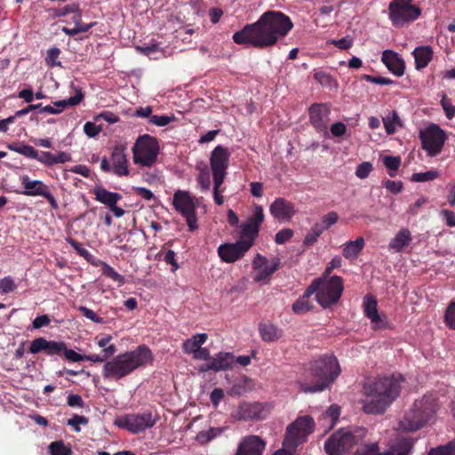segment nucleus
Listing matches in <instances>:
<instances>
[{"label":"nucleus","mask_w":455,"mask_h":455,"mask_svg":"<svg viewBox=\"0 0 455 455\" xmlns=\"http://www.w3.org/2000/svg\"><path fill=\"white\" fill-rule=\"evenodd\" d=\"M292 27L288 16L281 12L269 11L262 14L257 22L235 32L233 40L238 44L268 47L274 45L279 37L286 36Z\"/></svg>","instance_id":"nucleus-1"},{"label":"nucleus","mask_w":455,"mask_h":455,"mask_svg":"<svg viewBox=\"0 0 455 455\" xmlns=\"http://www.w3.org/2000/svg\"><path fill=\"white\" fill-rule=\"evenodd\" d=\"M403 378L384 377L363 386V411L367 414H381L398 397Z\"/></svg>","instance_id":"nucleus-2"},{"label":"nucleus","mask_w":455,"mask_h":455,"mask_svg":"<svg viewBox=\"0 0 455 455\" xmlns=\"http://www.w3.org/2000/svg\"><path fill=\"white\" fill-rule=\"evenodd\" d=\"M340 373L337 358L325 355L316 360L309 370H307L297 383L304 393H315L324 390Z\"/></svg>","instance_id":"nucleus-3"},{"label":"nucleus","mask_w":455,"mask_h":455,"mask_svg":"<svg viewBox=\"0 0 455 455\" xmlns=\"http://www.w3.org/2000/svg\"><path fill=\"white\" fill-rule=\"evenodd\" d=\"M152 361L150 349L146 346H140L135 350L118 355L107 362L102 375L106 379H120Z\"/></svg>","instance_id":"nucleus-4"},{"label":"nucleus","mask_w":455,"mask_h":455,"mask_svg":"<svg viewBox=\"0 0 455 455\" xmlns=\"http://www.w3.org/2000/svg\"><path fill=\"white\" fill-rule=\"evenodd\" d=\"M437 409V401L433 395H423L415 400L411 408L405 413L400 422L401 428L408 432H413L432 423Z\"/></svg>","instance_id":"nucleus-5"},{"label":"nucleus","mask_w":455,"mask_h":455,"mask_svg":"<svg viewBox=\"0 0 455 455\" xmlns=\"http://www.w3.org/2000/svg\"><path fill=\"white\" fill-rule=\"evenodd\" d=\"M343 289L341 277L337 275L331 277L322 276L312 282L308 287V292L315 293L317 302L322 307H328L339 301Z\"/></svg>","instance_id":"nucleus-6"},{"label":"nucleus","mask_w":455,"mask_h":455,"mask_svg":"<svg viewBox=\"0 0 455 455\" xmlns=\"http://www.w3.org/2000/svg\"><path fill=\"white\" fill-rule=\"evenodd\" d=\"M230 154L227 148L217 146L211 153L210 165L213 178V198L218 205L224 204L221 186L227 176Z\"/></svg>","instance_id":"nucleus-7"},{"label":"nucleus","mask_w":455,"mask_h":455,"mask_svg":"<svg viewBox=\"0 0 455 455\" xmlns=\"http://www.w3.org/2000/svg\"><path fill=\"white\" fill-rule=\"evenodd\" d=\"M366 435V429L359 427L354 432L341 428L334 432L325 442L324 451L328 455H343L352 449Z\"/></svg>","instance_id":"nucleus-8"},{"label":"nucleus","mask_w":455,"mask_h":455,"mask_svg":"<svg viewBox=\"0 0 455 455\" xmlns=\"http://www.w3.org/2000/svg\"><path fill=\"white\" fill-rule=\"evenodd\" d=\"M315 430L314 419L309 415L299 416L288 425L283 447L295 450L299 444L307 441L309 435Z\"/></svg>","instance_id":"nucleus-9"},{"label":"nucleus","mask_w":455,"mask_h":455,"mask_svg":"<svg viewBox=\"0 0 455 455\" xmlns=\"http://www.w3.org/2000/svg\"><path fill=\"white\" fill-rule=\"evenodd\" d=\"M159 145L156 138L145 134L140 136L132 147V159L141 167H151L156 163Z\"/></svg>","instance_id":"nucleus-10"},{"label":"nucleus","mask_w":455,"mask_h":455,"mask_svg":"<svg viewBox=\"0 0 455 455\" xmlns=\"http://www.w3.org/2000/svg\"><path fill=\"white\" fill-rule=\"evenodd\" d=\"M197 200L187 190L178 189L172 197V206L186 220L188 230L193 232L198 228L196 215Z\"/></svg>","instance_id":"nucleus-11"},{"label":"nucleus","mask_w":455,"mask_h":455,"mask_svg":"<svg viewBox=\"0 0 455 455\" xmlns=\"http://www.w3.org/2000/svg\"><path fill=\"white\" fill-rule=\"evenodd\" d=\"M412 0H394L389 4V19L395 27H403L420 15V9L411 4Z\"/></svg>","instance_id":"nucleus-12"},{"label":"nucleus","mask_w":455,"mask_h":455,"mask_svg":"<svg viewBox=\"0 0 455 455\" xmlns=\"http://www.w3.org/2000/svg\"><path fill=\"white\" fill-rule=\"evenodd\" d=\"M126 150L127 148L124 144H118L113 147L109 159L102 158L100 170L104 172H112L118 177L129 175V161Z\"/></svg>","instance_id":"nucleus-13"},{"label":"nucleus","mask_w":455,"mask_h":455,"mask_svg":"<svg viewBox=\"0 0 455 455\" xmlns=\"http://www.w3.org/2000/svg\"><path fill=\"white\" fill-rule=\"evenodd\" d=\"M272 410L268 403L242 402L232 412V418L236 420H262L266 419Z\"/></svg>","instance_id":"nucleus-14"},{"label":"nucleus","mask_w":455,"mask_h":455,"mask_svg":"<svg viewBox=\"0 0 455 455\" xmlns=\"http://www.w3.org/2000/svg\"><path fill=\"white\" fill-rule=\"evenodd\" d=\"M279 266L280 259L277 257L267 259L259 253L256 254L251 262L253 282L259 284H267Z\"/></svg>","instance_id":"nucleus-15"},{"label":"nucleus","mask_w":455,"mask_h":455,"mask_svg":"<svg viewBox=\"0 0 455 455\" xmlns=\"http://www.w3.org/2000/svg\"><path fill=\"white\" fill-rule=\"evenodd\" d=\"M422 148L427 155L434 156L438 155L443 147L446 137L444 132L435 124L428 126L420 132Z\"/></svg>","instance_id":"nucleus-16"},{"label":"nucleus","mask_w":455,"mask_h":455,"mask_svg":"<svg viewBox=\"0 0 455 455\" xmlns=\"http://www.w3.org/2000/svg\"><path fill=\"white\" fill-rule=\"evenodd\" d=\"M158 417L150 411L138 414H129L118 422V426L128 429L133 434H138L152 427L157 421Z\"/></svg>","instance_id":"nucleus-17"},{"label":"nucleus","mask_w":455,"mask_h":455,"mask_svg":"<svg viewBox=\"0 0 455 455\" xmlns=\"http://www.w3.org/2000/svg\"><path fill=\"white\" fill-rule=\"evenodd\" d=\"M412 447L411 438H399L390 443L383 453L378 452V443H372L364 446L365 451L361 455H411Z\"/></svg>","instance_id":"nucleus-18"},{"label":"nucleus","mask_w":455,"mask_h":455,"mask_svg":"<svg viewBox=\"0 0 455 455\" xmlns=\"http://www.w3.org/2000/svg\"><path fill=\"white\" fill-rule=\"evenodd\" d=\"M251 247V241H238L235 243L221 244L218 248V253L222 261L233 263L241 259Z\"/></svg>","instance_id":"nucleus-19"},{"label":"nucleus","mask_w":455,"mask_h":455,"mask_svg":"<svg viewBox=\"0 0 455 455\" xmlns=\"http://www.w3.org/2000/svg\"><path fill=\"white\" fill-rule=\"evenodd\" d=\"M263 220L264 212L262 206H255L253 214L241 226V241H251L252 244Z\"/></svg>","instance_id":"nucleus-20"},{"label":"nucleus","mask_w":455,"mask_h":455,"mask_svg":"<svg viewBox=\"0 0 455 455\" xmlns=\"http://www.w3.org/2000/svg\"><path fill=\"white\" fill-rule=\"evenodd\" d=\"M363 307L365 315L371 320L374 330H384L389 327L387 317L379 314L377 300L373 297L369 295L364 297Z\"/></svg>","instance_id":"nucleus-21"},{"label":"nucleus","mask_w":455,"mask_h":455,"mask_svg":"<svg viewBox=\"0 0 455 455\" xmlns=\"http://www.w3.org/2000/svg\"><path fill=\"white\" fill-rule=\"evenodd\" d=\"M331 108L325 103H315L309 108V120L319 132H325L330 121Z\"/></svg>","instance_id":"nucleus-22"},{"label":"nucleus","mask_w":455,"mask_h":455,"mask_svg":"<svg viewBox=\"0 0 455 455\" xmlns=\"http://www.w3.org/2000/svg\"><path fill=\"white\" fill-rule=\"evenodd\" d=\"M93 194L95 195V199L108 206L116 218L124 216V211L116 206V203L122 198L120 194L110 192L103 187L95 188Z\"/></svg>","instance_id":"nucleus-23"},{"label":"nucleus","mask_w":455,"mask_h":455,"mask_svg":"<svg viewBox=\"0 0 455 455\" xmlns=\"http://www.w3.org/2000/svg\"><path fill=\"white\" fill-rule=\"evenodd\" d=\"M272 216L278 221H290L296 213L294 204L283 198H276L269 207Z\"/></svg>","instance_id":"nucleus-24"},{"label":"nucleus","mask_w":455,"mask_h":455,"mask_svg":"<svg viewBox=\"0 0 455 455\" xmlns=\"http://www.w3.org/2000/svg\"><path fill=\"white\" fill-rule=\"evenodd\" d=\"M64 349L65 343L63 341L47 340L44 338L35 339L29 347L31 354L45 351L48 355H60Z\"/></svg>","instance_id":"nucleus-25"},{"label":"nucleus","mask_w":455,"mask_h":455,"mask_svg":"<svg viewBox=\"0 0 455 455\" xmlns=\"http://www.w3.org/2000/svg\"><path fill=\"white\" fill-rule=\"evenodd\" d=\"M266 443L258 435H248L240 442L236 455H262Z\"/></svg>","instance_id":"nucleus-26"},{"label":"nucleus","mask_w":455,"mask_h":455,"mask_svg":"<svg viewBox=\"0 0 455 455\" xmlns=\"http://www.w3.org/2000/svg\"><path fill=\"white\" fill-rule=\"evenodd\" d=\"M24 190L22 195L27 196H43L49 187L39 180H31L28 175L20 177Z\"/></svg>","instance_id":"nucleus-27"},{"label":"nucleus","mask_w":455,"mask_h":455,"mask_svg":"<svg viewBox=\"0 0 455 455\" xmlns=\"http://www.w3.org/2000/svg\"><path fill=\"white\" fill-rule=\"evenodd\" d=\"M381 60L395 76H402L404 74V61L396 52L391 50H385L382 52Z\"/></svg>","instance_id":"nucleus-28"},{"label":"nucleus","mask_w":455,"mask_h":455,"mask_svg":"<svg viewBox=\"0 0 455 455\" xmlns=\"http://www.w3.org/2000/svg\"><path fill=\"white\" fill-rule=\"evenodd\" d=\"M234 362L235 358L231 353L220 352L212 358L211 362L202 371H226L232 367Z\"/></svg>","instance_id":"nucleus-29"},{"label":"nucleus","mask_w":455,"mask_h":455,"mask_svg":"<svg viewBox=\"0 0 455 455\" xmlns=\"http://www.w3.org/2000/svg\"><path fill=\"white\" fill-rule=\"evenodd\" d=\"M84 99V93L81 90H77L76 94L72 97H69L67 100L55 101L54 106H45L44 108H40V111L42 113H48L52 115H56L61 113L65 108L68 106H76L78 105Z\"/></svg>","instance_id":"nucleus-30"},{"label":"nucleus","mask_w":455,"mask_h":455,"mask_svg":"<svg viewBox=\"0 0 455 455\" xmlns=\"http://www.w3.org/2000/svg\"><path fill=\"white\" fill-rule=\"evenodd\" d=\"M412 241L411 231L406 228H401L388 243V251L392 252H401L410 245Z\"/></svg>","instance_id":"nucleus-31"},{"label":"nucleus","mask_w":455,"mask_h":455,"mask_svg":"<svg viewBox=\"0 0 455 455\" xmlns=\"http://www.w3.org/2000/svg\"><path fill=\"white\" fill-rule=\"evenodd\" d=\"M259 336L265 342H275L283 336L281 329L270 323H262L259 325Z\"/></svg>","instance_id":"nucleus-32"},{"label":"nucleus","mask_w":455,"mask_h":455,"mask_svg":"<svg viewBox=\"0 0 455 455\" xmlns=\"http://www.w3.org/2000/svg\"><path fill=\"white\" fill-rule=\"evenodd\" d=\"M364 239L360 236L355 241H349L344 243L342 254L347 259H355L364 247Z\"/></svg>","instance_id":"nucleus-33"},{"label":"nucleus","mask_w":455,"mask_h":455,"mask_svg":"<svg viewBox=\"0 0 455 455\" xmlns=\"http://www.w3.org/2000/svg\"><path fill=\"white\" fill-rule=\"evenodd\" d=\"M413 55L418 69L426 68L432 60L433 51L430 46H419L414 49Z\"/></svg>","instance_id":"nucleus-34"},{"label":"nucleus","mask_w":455,"mask_h":455,"mask_svg":"<svg viewBox=\"0 0 455 455\" xmlns=\"http://www.w3.org/2000/svg\"><path fill=\"white\" fill-rule=\"evenodd\" d=\"M208 335L206 333H198L186 339L182 344V349L185 354H195L203 344L206 342Z\"/></svg>","instance_id":"nucleus-35"},{"label":"nucleus","mask_w":455,"mask_h":455,"mask_svg":"<svg viewBox=\"0 0 455 455\" xmlns=\"http://www.w3.org/2000/svg\"><path fill=\"white\" fill-rule=\"evenodd\" d=\"M340 415V408L336 405L332 404L329 407V409L323 414L322 420L324 424L327 425V427L325 431H330L336 422L339 419V417Z\"/></svg>","instance_id":"nucleus-36"},{"label":"nucleus","mask_w":455,"mask_h":455,"mask_svg":"<svg viewBox=\"0 0 455 455\" xmlns=\"http://www.w3.org/2000/svg\"><path fill=\"white\" fill-rule=\"evenodd\" d=\"M313 293L308 292V288L307 289L304 295L299 298L295 303L292 305V310L296 314H303L309 311L312 308V305L310 304L308 299Z\"/></svg>","instance_id":"nucleus-37"},{"label":"nucleus","mask_w":455,"mask_h":455,"mask_svg":"<svg viewBox=\"0 0 455 455\" xmlns=\"http://www.w3.org/2000/svg\"><path fill=\"white\" fill-rule=\"evenodd\" d=\"M116 351V347L115 345H109L107 348H104L102 350V355H84V360L91 361L93 363H101L106 361L108 358H109L111 355H113Z\"/></svg>","instance_id":"nucleus-38"},{"label":"nucleus","mask_w":455,"mask_h":455,"mask_svg":"<svg viewBox=\"0 0 455 455\" xmlns=\"http://www.w3.org/2000/svg\"><path fill=\"white\" fill-rule=\"evenodd\" d=\"M51 455H71L72 450L63 441H55L49 445Z\"/></svg>","instance_id":"nucleus-39"},{"label":"nucleus","mask_w":455,"mask_h":455,"mask_svg":"<svg viewBox=\"0 0 455 455\" xmlns=\"http://www.w3.org/2000/svg\"><path fill=\"white\" fill-rule=\"evenodd\" d=\"M9 148L12 151L20 153V155H23L31 159H36V157H38V152L32 146H29V145H25V144L20 145V146L10 145Z\"/></svg>","instance_id":"nucleus-40"},{"label":"nucleus","mask_w":455,"mask_h":455,"mask_svg":"<svg viewBox=\"0 0 455 455\" xmlns=\"http://www.w3.org/2000/svg\"><path fill=\"white\" fill-rule=\"evenodd\" d=\"M102 274L110 278L111 280L116 282L119 286H122L124 283V277L118 274L112 267L108 265L107 263H102Z\"/></svg>","instance_id":"nucleus-41"},{"label":"nucleus","mask_w":455,"mask_h":455,"mask_svg":"<svg viewBox=\"0 0 455 455\" xmlns=\"http://www.w3.org/2000/svg\"><path fill=\"white\" fill-rule=\"evenodd\" d=\"M67 242L73 247V249L83 258H84L87 261L95 264L93 255L85 248H84L79 243L76 241L68 238Z\"/></svg>","instance_id":"nucleus-42"},{"label":"nucleus","mask_w":455,"mask_h":455,"mask_svg":"<svg viewBox=\"0 0 455 455\" xmlns=\"http://www.w3.org/2000/svg\"><path fill=\"white\" fill-rule=\"evenodd\" d=\"M383 164L389 172V176H395L396 171L398 170L401 159L396 156H385L383 158Z\"/></svg>","instance_id":"nucleus-43"},{"label":"nucleus","mask_w":455,"mask_h":455,"mask_svg":"<svg viewBox=\"0 0 455 455\" xmlns=\"http://www.w3.org/2000/svg\"><path fill=\"white\" fill-rule=\"evenodd\" d=\"M438 176L439 172L437 171L431 170L425 172L413 173L411 176V180L414 182H426L433 180L438 178Z\"/></svg>","instance_id":"nucleus-44"},{"label":"nucleus","mask_w":455,"mask_h":455,"mask_svg":"<svg viewBox=\"0 0 455 455\" xmlns=\"http://www.w3.org/2000/svg\"><path fill=\"white\" fill-rule=\"evenodd\" d=\"M315 79L321 84L323 86L332 87L333 85H337L336 82L333 80L331 75L328 73L319 70L315 71L314 74Z\"/></svg>","instance_id":"nucleus-45"},{"label":"nucleus","mask_w":455,"mask_h":455,"mask_svg":"<svg viewBox=\"0 0 455 455\" xmlns=\"http://www.w3.org/2000/svg\"><path fill=\"white\" fill-rule=\"evenodd\" d=\"M17 288V284L14 279L8 275L4 276L0 280V293L7 294L14 291Z\"/></svg>","instance_id":"nucleus-46"},{"label":"nucleus","mask_w":455,"mask_h":455,"mask_svg":"<svg viewBox=\"0 0 455 455\" xmlns=\"http://www.w3.org/2000/svg\"><path fill=\"white\" fill-rule=\"evenodd\" d=\"M428 455H455V443L451 442L446 445L433 448Z\"/></svg>","instance_id":"nucleus-47"},{"label":"nucleus","mask_w":455,"mask_h":455,"mask_svg":"<svg viewBox=\"0 0 455 455\" xmlns=\"http://www.w3.org/2000/svg\"><path fill=\"white\" fill-rule=\"evenodd\" d=\"M399 119L395 112H392L383 118L385 129L388 134L394 133Z\"/></svg>","instance_id":"nucleus-48"},{"label":"nucleus","mask_w":455,"mask_h":455,"mask_svg":"<svg viewBox=\"0 0 455 455\" xmlns=\"http://www.w3.org/2000/svg\"><path fill=\"white\" fill-rule=\"evenodd\" d=\"M444 323L451 330H455V301L449 304L444 314Z\"/></svg>","instance_id":"nucleus-49"},{"label":"nucleus","mask_w":455,"mask_h":455,"mask_svg":"<svg viewBox=\"0 0 455 455\" xmlns=\"http://www.w3.org/2000/svg\"><path fill=\"white\" fill-rule=\"evenodd\" d=\"M248 381H249V379L244 378V379L235 382L232 386V387L230 388L228 393L231 395H241L244 394L248 390V387H247Z\"/></svg>","instance_id":"nucleus-50"},{"label":"nucleus","mask_w":455,"mask_h":455,"mask_svg":"<svg viewBox=\"0 0 455 455\" xmlns=\"http://www.w3.org/2000/svg\"><path fill=\"white\" fill-rule=\"evenodd\" d=\"M441 106L448 119L451 120L455 117V106L451 104V100L444 93L442 95Z\"/></svg>","instance_id":"nucleus-51"},{"label":"nucleus","mask_w":455,"mask_h":455,"mask_svg":"<svg viewBox=\"0 0 455 455\" xmlns=\"http://www.w3.org/2000/svg\"><path fill=\"white\" fill-rule=\"evenodd\" d=\"M60 51L59 48L53 47L48 50L46 56V63L51 67L60 66V61L58 60Z\"/></svg>","instance_id":"nucleus-52"},{"label":"nucleus","mask_w":455,"mask_h":455,"mask_svg":"<svg viewBox=\"0 0 455 455\" xmlns=\"http://www.w3.org/2000/svg\"><path fill=\"white\" fill-rule=\"evenodd\" d=\"M88 424V419L84 416L81 415H74L71 419L68 420V425L72 427L76 432H80V425H87Z\"/></svg>","instance_id":"nucleus-53"},{"label":"nucleus","mask_w":455,"mask_h":455,"mask_svg":"<svg viewBox=\"0 0 455 455\" xmlns=\"http://www.w3.org/2000/svg\"><path fill=\"white\" fill-rule=\"evenodd\" d=\"M96 25V22H91L86 27H74L73 28H68L67 27H63L61 28L62 32L69 36H74L77 35L78 33H84L90 30L92 28H93Z\"/></svg>","instance_id":"nucleus-54"},{"label":"nucleus","mask_w":455,"mask_h":455,"mask_svg":"<svg viewBox=\"0 0 455 455\" xmlns=\"http://www.w3.org/2000/svg\"><path fill=\"white\" fill-rule=\"evenodd\" d=\"M78 310L83 314V315L84 317H86L87 319L91 320L93 323H104L103 318L98 316L97 314L93 310H92L84 306H80L78 307Z\"/></svg>","instance_id":"nucleus-55"},{"label":"nucleus","mask_w":455,"mask_h":455,"mask_svg":"<svg viewBox=\"0 0 455 455\" xmlns=\"http://www.w3.org/2000/svg\"><path fill=\"white\" fill-rule=\"evenodd\" d=\"M372 171V164L370 162H363L359 164L355 171L357 178L363 180L366 179Z\"/></svg>","instance_id":"nucleus-56"},{"label":"nucleus","mask_w":455,"mask_h":455,"mask_svg":"<svg viewBox=\"0 0 455 455\" xmlns=\"http://www.w3.org/2000/svg\"><path fill=\"white\" fill-rule=\"evenodd\" d=\"M172 120H174V116L156 115L149 116V123L160 127L169 124Z\"/></svg>","instance_id":"nucleus-57"},{"label":"nucleus","mask_w":455,"mask_h":455,"mask_svg":"<svg viewBox=\"0 0 455 455\" xmlns=\"http://www.w3.org/2000/svg\"><path fill=\"white\" fill-rule=\"evenodd\" d=\"M101 131V126L97 125L92 122H86L84 125V132L90 138L96 137L97 135L100 134Z\"/></svg>","instance_id":"nucleus-58"},{"label":"nucleus","mask_w":455,"mask_h":455,"mask_svg":"<svg viewBox=\"0 0 455 455\" xmlns=\"http://www.w3.org/2000/svg\"><path fill=\"white\" fill-rule=\"evenodd\" d=\"M292 235L293 231L291 228H283L275 234V241L278 244H283L289 241Z\"/></svg>","instance_id":"nucleus-59"},{"label":"nucleus","mask_w":455,"mask_h":455,"mask_svg":"<svg viewBox=\"0 0 455 455\" xmlns=\"http://www.w3.org/2000/svg\"><path fill=\"white\" fill-rule=\"evenodd\" d=\"M328 44H333L340 50H347L353 45V39L348 36L342 37L341 39H332Z\"/></svg>","instance_id":"nucleus-60"},{"label":"nucleus","mask_w":455,"mask_h":455,"mask_svg":"<svg viewBox=\"0 0 455 455\" xmlns=\"http://www.w3.org/2000/svg\"><path fill=\"white\" fill-rule=\"evenodd\" d=\"M197 182L203 191L209 190L211 187V179L209 172L206 171L201 172L197 177Z\"/></svg>","instance_id":"nucleus-61"},{"label":"nucleus","mask_w":455,"mask_h":455,"mask_svg":"<svg viewBox=\"0 0 455 455\" xmlns=\"http://www.w3.org/2000/svg\"><path fill=\"white\" fill-rule=\"evenodd\" d=\"M339 220V215L335 212H330L325 214L321 220V224H323V228L328 229L330 227L337 223Z\"/></svg>","instance_id":"nucleus-62"},{"label":"nucleus","mask_w":455,"mask_h":455,"mask_svg":"<svg viewBox=\"0 0 455 455\" xmlns=\"http://www.w3.org/2000/svg\"><path fill=\"white\" fill-rule=\"evenodd\" d=\"M215 436H216L215 429L211 428L208 431H202V432L198 433L196 435V440L200 443H206L210 442Z\"/></svg>","instance_id":"nucleus-63"},{"label":"nucleus","mask_w":455,"mask_h":455,"mask_svg":"<svg viewBox=\"0 0 455 455\" xmlns=\"http://www.w3.org/2000/svg\"><path fill=\"white\" fill-rule=\"evenodd\" d=\"M347 132V126L341 122H337L331 124V132L334 137H341Z\"/></svg>","instance_id":"nucleus-64"}]
</instances>
